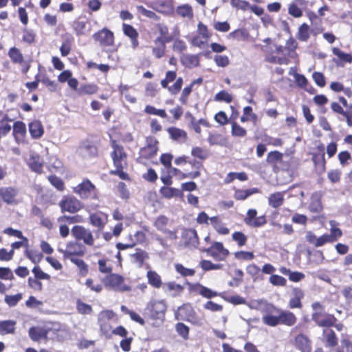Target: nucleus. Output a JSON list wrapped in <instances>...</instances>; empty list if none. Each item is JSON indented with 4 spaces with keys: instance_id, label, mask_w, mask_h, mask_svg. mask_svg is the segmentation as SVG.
<instances>
[{
    "instance_id": "1",
    "label": "nucleus",
    "mask_w": 352,
    "mask_h": 352,
    "mask_svg": "<svg viewBox=\"0 0 352 352\" xmlns=\"http://www.w3.org/2000/svg\"><path fill=\"white\" fill-rule=\"evenodd\" d=\"M153 34L156 35L154 39V47H152V54L157 59L162 58L166 51V44L172 42L175 38L180 37L181 33L178 26L175 25L171 32L168 26L164 23H157L153 28Z\"/></svg>"
},
{
    "instance_id": "2",
    "label": "nucleus",
    "mask_w": 352,
    "mask_h": 352,
    "mask_svg": "<svg viewBox=\"0 0 352 352\" xmlns=\"http://www.w3.org/2000/svg\"><path fill=\"white\" fill-rule=\"evenodd\" d=\"M110 144L112 148L110 156L116 168L114 170H110V175H116L122 180L130 181L129 175L124 171V169L128 167L127 153L124 146L120 144L116 140L111 139Z\"/></svg>"
},
{
    "instance_id": "3",
    "label": "nucleus",
    "mask_w": 352,
    "mask_h": 352,
    "mask_svg": "<svg viewBox=\"0 0 352 352\" xmlns=\"http://www.w3.org/2000/svg\"><path fill=\"white\" fill-rule=\"evenodd\" d=\"M297 47L296 41L291 37L286 41L285 46L276 45L273 53L267 55L265 60L270 63L288 65L290 63V58H298Z\"/></svg>"
},
{
    "instance_id": "4",
    "label": "nucleus",
    "mask_w": 352,
    "mask_h": 352,
    "mask_svg": "<svg viewBox=\"0 0 352 352\" xmlns=\"http://www.w3.org/2000/svg\"><path fill=\"white\" fill-rule=\"evenodd\" d=\"M263 322L270 327H275L278 324L292 326L296 322V318L290 311L281 309H270L263 315Z\"/></svg>"
},
{
    "instance_id": "5",
    "label": "nucleus",
    "mask_w": 352,
    "mask_h": 352,
    "mask_svg": "<svg viewBox=\"0 0 352 352\" xmlns=\"http://www.w3.org/2000/svg\"><path fill=\"white\" fill-rule=\"evenodd\" d=\"M175 164L177 166L186 165L184 168L182 179H194L199 177L201 175V170L204 168L201 161L198 162L195 159H190L186 155L176 157L175 159Z\"/></svg>"
},
{
    "instance_id": "6",
    "label": "nucleus",
    "mask_w": 352,
    "mask_h": 352,
    "mask_svg": "<svg viewBox=\"0 0 352 352\" xmlns=\"http://www.w3.org/2000/svg\"><path fill=\"white\" fill-rule=\"evenodd\" d=\"M331 225L330 233H325L318 238L316 237L314 232L308 231L305 236L306 241L309 243L314 245L316 248L321 247L326 243H332L337 241L342 236V231L340 228L333 226L332 221H331Z\"/></svg>"
},
{
    "instance_id": "7",
    "label": "nucleus",
    "mask_w": 352,
    "mask_h": 352,
    "mask_svg": "<svg viewBox=\"0 0 352 352\" xmlns=\"http://www.w3.org/2000/svg\"><path fill=\"white\" fill-rule=\"evenodd\" d=\"M72 191L82 200L98 201L100 199L98 189L88 178H84L80 183L73 187Z\"/></svg>"
},
{
    "instance_id": "8",
    "label": "nucleus",
    "mask_w": 352,
    "mask_h": 352,
    "mask_svg": "<svg viewBox=\"0 0 352 352\" xmlns=\"http://www.w3.org/2000/svg\"><path fill=\"white\" fill-rule=\"evenodd\" d=\"M159 151V141L154 136L149 135L146 138V144L139 151L137 162L140 164H146L148 160L154 158Z\"/></svg>"
},
{
    "instance_id": "9",
    "label": "nucleus",
    "mask_w": 352,
    "mask_h": 352,
    "mask_svg": "<svg viewBox=\"0 0 352 352\" xmlns=\"http://www.w3.org/2000/svg\"><path fill=\"white\" fill-rule=\"evenodd\" d=\"M173 221L164 214L157 216L154 222V227L162 233L164 236L170 240H176L177 239V229L176 228H170Z\"/></svg>"
},
{
    "instance_id": "10",
    "label": "nucleus",
    "mask_w": 352,
    "mask_h": 352,
    "mask_svg": "<svg viewBox=\"0 0 352 352\" xmlns=\"http://www.w3.org/2000/svg\"><path fill=\"white\" fill-rule=\"evenodd\" d=\"M104 286L116 292H129L131 288L124 283V278L116 273H110L102 278Z\"/></svg>"
},
{
    "instance_id": "11",
    "label": "nucleus",
    "mask_w": 352,
    "mask_h": 352,
    "mask_svg": "<svg viewBox=\"0 0 352 352\" xmlns=\"http://www.w3.org/2000/svg\"><path fill=\"white\" fill-rule=\"evenodd\" d=\"M184 83L182 77L177 78L176 71H168L166 72L165 78L160 82L161 86L166 89L173 95H176L182 89Z\"/></svg>"
},
{
    "instance_id": "12",
    "label": "nucleus",
    "mask_w": 352,
    "mask_h": 352,
    "mask_svg": "<svg viewBox=\"0 0 352 352\" xmlns=\"http://www.w3.org/2000/svg\"><path fill=\"white\" fill-rule=\"evenodd\" d=\"M72 236L76 241H82L84 245L92 247L95 244V239L92 232L83 226H74L71 230Z\"/></svg>"
},
{
    "instance_id": "13",
    "label": "nucleus",
    "mask_w": 352,
    "mask_h": 352,
    "mask_svg": "<svg viewBox=\"0 0 352 352\" xmlns=\"http://www.w3.org/2000/svg\"><path fill=\"white\" fill-rule=\"evenodd\" d=\"M63 213L75 214L84 208L83 203L73 195L64 196L58 203Z\"/></svg>"
},
{
    "instance_id": "14",
    "label": "nucleus",
    "mask_w": 352,
    "mask_h": 352,
    "mask_svg": "<svg viewBox=\"0 0 352 352\" xmlns=\"http://www.w3.org/2000/svg\"><path fill=\"white\" fill-rule=\"evenodd\" d=\"M58 251L63 254L64 259L69 260L78 256H84L86 248L76 241H71L66 244L65 250L59 249Z\"/></svg>"
},
{
    "instance_id": "15",
    "label": "nucleus",
    "mask_w": 352,
    "mask_h": 352,
    "mask_svg": "<svg viewBox=\"0 0 352 352\" xmlns=\"http://www.w3.org/2000/svg\"><path fill=\"white\" fill-rule=\"evenodd\" d=\"M203 252L214 258L216 261H224L230 254L229 250L225 248L222 242L213 241L210 246L203 250Z\"/></svg>"
},
{
    "instance_id": "16",
    "label": "nucleus",
    "mask_w": 352,
    "mask_h": 352,
    "mask_svg": "<svg viewBox=\"0 0 352 352\" xmlns=\"http://www.w3.org/2000/svg\"><path fill=\"white\" fill-rule=\"evenodd\" d=\"M59 223V234L62 238H66L69 234V228L68 225L79 223L83 221V218L80 214L73 216L63 214L57 219Z\"/></svg>"
},
{
    "instance_id": "17",
    "label": "nucleus",
    "mask_w": 352,
    "mask_h": 352,
    "mask_svg": "<svg viewBox=\"0 0 352 352\" xmlns=\"http://www.w3.org/2000/svg\"><path fill=\"white\" fill-rule=\"evenodd\" d=\"M92 37L94 41L99 43L102 47L115 45L114 33L107 28L98 30L93 34Z\"/></svg>"
},
{
    "instance_id": "18",
    "label": "nucleus",
    "mask_w": 352,
    "mask_h": 352,
    "mask_svg": "<svg viewBox=\"0 0 352 352\" xmlns=\"http://www.w3.org/2000/svg\"><path fill=\"white\" fill-rule=\"evenodd\" d=\"M311 160L314 167L320 174L324 173L327 168V161L325 159L324 145L320 143L315 148V151L311 153Z\"/></svg>"
},
{
    "instance_id": "19",
    "label": "nucleus",
    "mask_w": 352,
    "mask_h": 352,
    "mask_svg": "<svg viewBox=\"0 0 352 352\" xmlns=\"http://www.w3.org/2000/svg\"><path fill=\"white\" fill-rule=\"evenodd\" d=\"M8 55L14 64L19 65L21 67V72L26 74L30 68V63L24 59V56L19 49L12 47L9 49Z\"/></svg>"
},
{
    "instance_id": "20",
    "label": "nucleus",
    "mask_w": 352,
    "mask_h": 352,
    "mask_svg": "<svg viewBox=\"0 0 352 352\" xmlns=\"http://www.w3.org/2000/svg\"><path fill=\"white\" fill-rule=\"evenodd\" d=\"M257 210L256 209H249L247 211L246 216L244 218L245 223L252 228H260L267 223V218L265 215L256 217Z\"/></svg>"
},
{
    "instance_id": "21",
    "label": "nucleus",
    "mask_w": 352,
    "mask_h": 352,
    "mask_svg": "<svg viewBox=\"0 0 352 352\" xmlns=\"http://www.w3.org/2000/svg\"><path fill=\"white\" fill-rule=\"evenodd\" d=\"M175 316L178 320H184L195 324H201V318L195 311V309H176Z\"/></svg>"
},
{
    "instance_id": "22",
    "label": "nucleus",
    "mask_w": 352,
    "mask_h": 352,
    "mask_svg": "<svg viewBox=\"0 0 352 352\" xmlns=\"http://www.w3.org/2000/svg\"><path fill=\"white\" fill-rule=\"evenodd\" d=\"M312 319L319 327L327 328L333 327L337 322V319L333 315L321 311L314 313Z\"/></svg>"
},
{
    "instance_id": "23",
    "label": "nucleus",
    "mask_w": 352,
    "mask_h": 352,
    "mask_svg": "<svg viewBox=\"0 0 352 352\" xmlns=\"http://www.w3.org/2000/svg\"><path fill=\"white\" fill-rule=\"evenodd\" d=\"M12 136L14 141L18 144H23L25 142L27 129L25 124L21 120L14 122L12 126Z\"/></svg>"
},
{
    "instance_id": "24",
    "label": "nucleus",
    "mask_w": 352,
    "mask_h": 352,
    "mask_svg": "<svg viewBox=\"0 0 352 352\" xmlns=\"http://www.w3.org/2000/svg\"><path fill=\"white\" fill-rule=\"evenodd\" d=\"M182 239L186 246L197 248L199 244V238L196 230L185 229L182 233Z\"/></svg>"
},
{
    "instance_id": "25",
    "label": "nucleus",
    "mask_w": 352,
    "mask_h": 352,
    "mask_svg": "<svg viewBox=\"0 0 352 352\" xmlns=\"http://www.w3.org/2000/svg\"><path fill=\"white\" fill-rule=\"evenodd\" d=\"M90 224L102 231L108 222V214L102 212L91 213L89 217Z\"/></svg>"
},
{
    "instance_id": "26",
    "label": "nucleus",
    "mask_w": 352,
    "mask_h": 352,
    "mask_svg": "<svg viewBox=\"0 0 352 352\" xmlns=\"http://www.w3.org/2000/svg\"><path fill=\"white\" fill-rule=\"evenodd\" d=\"M294 346L301 352H311V341L303 333H300L295 337Z\"/></svg>"
},
{
    "instance_id": "27",
    "label": "nucleus",
    "mask_w": 352,
    "mask_h": 352,
    "mask_svg": "<svg viewBox=\"0 0 352 352\" xmlns=\"http://www.w3.org/2000/svg\"><path fill=\"white\" fill-rule=\"evenodd\" d=\"M18 194L16 188L8 186L0 188V198L8 204H16V197Z\"/></svg>"
},
{
    "instance_id": "28",
    "label": "nucleus",
    "mask_w": 352,
    "mask_h": 352,
    "mask_svg": "<svg viewBox=\"0 0 352 352\" xmlns=\"http://www.w3.org/2000/svg\"><path fill=\"white\" fill-rule=\"evenodd\" d=\"M98 142L91 140L86 139L83 140L80 148L89 157H95L98 153Z\"/></svg>"
},
{
    "instance_id": "29",
    "label": "nucleus",
    "mask_w": 352,
    "mask_h": 352,
    "mask_svg": "<svg viewBox=\"0 0 352 352\" xmlns=\"http://www.w3.org/2000/svg\"><path fill=\"white\" fill-rule=\"evenodd\" d=\"M49 329L42 327H32L29 329V337L34 342H40L41 340H47Z\"/></svg>"
},
{
    "instance_id": "30",
    "label": "nucleus",
    "mask_w": 352,
    "mask_h": 352,
    "mask_svg": "<svg viewBox=\"0 0 352 352\" xmlns=\"http://www.w3.org/2000/svg\"><path fill=\"white\" fill-rule=\"evenodd\" d=\"M122 28L124 34L130 38L133 48H137L139 45V33L137 30L131 25L124 23H122Z\"/></svg>"
},
{
    "instance_id": "31",
    "label": "nucleus",
    "mask_w": 352,
    "mask_h": 352,
    "mask_svg": "<svg viewBox=\"0 0 352 352\" xmlns=\"http://www.w3.org/2000/svg\"><path fill=\"white\" fill-rule=\"evenodd\" d=\"M180 61L182 65L186 68L192 69L197 67L200 64V54H182L180 57Z\"/></svg>"
},
{
    "instance_id": "32",
    "label": "nucleus",
    "mask_w": 352,
    "mask_h": 352,
    "mask_svg": "<svg viewBox=\"0 0 352 352\" xmlns=\"http://www.w3.org/2000/svg\"><path fill=\"white\" fill-rule=\"evenodd\" d=\"M331 110L338 114L342 115L346 120V124L349 126H352V104H350L348 111L344 110L342 107L336 102L331 103Z\"/></svg>"
},
{
    "instance_id": "33",
    "label": "nucleus",
    "mask_w": 352,
    "mask_h": 352,
    "mask_svg": "<svg viewBox=\"0 0 352 352\" xmlns=\"http://www.w3.org/2000/svg\"><path fill=\"white\" fill-rule=\"evenodd\" d=\"M162 289L164 293L176 297L180 296L184 292V287L176 283L175 281H169L164 283Z\"/></svg>"
},
{
    "instance_id": "34",
    "label": "nucleus",
    "mask_w": 352,
    "mask_h": 352,
    "mask_svg": "<svg viewBox=\"0 0 352 352\" xmlns=\"http://www.w3.org/2000/svg\"><path fill=\"white\" fill-rule=\"evenodd\" d=\"M28 130L31 138L35 140L41 138L44 133L43 126L38 120H34L29 122Z\"/></svg>"
},
{
    "instance_id": "35",
    "label": "nucleus",
    "mask_w": 352,
    "mask_h": 352,
    "mask_svg": "<svg viewBox=\"0 0 352 352\" xmlns=\"http://www.w3.org/2000/svg\"><path fill=\"white\" fill-rule=\"evenodd\" d=\"M170 138L176 142H184L188 139V134L184 129L170 126L166 129Z\"/></svg>"
},
{
    "instance_id": "36",
    "label": "nucleus",
    "mask_w": 352,
    "mask_h": 352,
    "mask_svg": "<svg viewBox=\"0 0 352 352\" xmlns=\"http://www.w3.org/2000/svg\"><path fill=\"white\" fill-rule=\"evenodd\" d=\"M322 195L320 192H316L312 194L311 201L308 207L310 212L319 213L322 210Z\"/></svg>"
},
{
    "instance_id": "37",
    "label": "nucleus",
    "mask_w": 352,
    "mask_h": 352,
    "mask_svg": "<svg viewBox=\"0 0 352 352\" xmlns=\"http://www.w3.org/2000/svg\"><path fill=\"white\" fill-rule=\"evenodd\" d=\"M62 38L63 43L60 47V52L62 56H67L72 50L74 38L70 33L67 32L62 36Z\"/></svg>"
},
{
    "instance_id": "38",
    "label": "nucleus",
    "mask_w": 352,
    "mask_h": 352,
    "mask_svg": "<svg viewBox=\"0 0 352 352\" xmlns=\"http://www.w3.org/2000/svg\"><path fill=\"white\" fill-rule=\"evenodd\" d=\"M0 139L7 136L12 130L10 122L12 120L8 114L0 113Z\"/></svg>"
},
{
    "instance_id": "39",
    "label": "nucleus",
    "mask_w": 352,
    "mask_h": 352,
    "mask_svg": "<svg viewBox=\"0 0 352 352\" xmlns=\"http://www.w3.org/2000/svg\"><path fill=\"white\" fill-rule=\"evenodd\" d=\"M210 221L213 228L219 234L227 235L230 233V229L226 226L219 216L210 217Z\"/></svg>"
},
{
    "instance_id": "40",
    "label": "nucleus",
    "mask_w": 352,
    "mask_h": 352,
    "mask_svg": "<svg viewBox=\"0 0 352 352\" xmlns=\"http://www.w3.org/2000/svg\"><path fill=\"white\" fill-rule=\"evenodd\" d=\"M304 292L300 288H294L292 290V296L289 300L290 308H301V300L304 298Z\"/></svg>"
},
{
    "instance_id": "41",
    "label": "nucleus",
    "mask_w": 352,
    "mask_h": 352,
    "mask_svg": "<svg viewBox=\"0 0 352 352\" xmlns=\"http://www.w3.org/2000/svg\"><path fill=\"white\" fill-rule=\"evenodd\" d=\"M85 285L91 292L96 294L101 293L104 287L102 282V278L100 280L88 278L85 282Z\"/></svg>"
},
{
    "instance_id": "42",
    "label": "nucleus",
    "mask_w": 352,
    "mask_h": 352,
    "mask_svg": "<svg viewBox=\"0 0 352 352\" xmlns=\"http://www.w3.org/2000/svg\"><path fill=\"white\" fill-rule=\"evenodd\" d=\"M164 309H149V314L144 315L145 320L147 321H153V324L162 322L164 320Z\"/></svg>"
},
{
    "instance_id": "43",
    "label": "nucleus",
    "mask_w": 352,
    "mask_h": 352,
    "mask_svg": "<svg viewBox=\"0 0 352 352\" xmlns=\"http://www.w3.org/2000/svg\"><path fill=\"white\" fill-rule=\"evenodd\" d=\"M160 193L162 197L166 199H171L173 197H182L183 192L178 188L168 186H162L160 189Z\"/></svg>"
},
{
    "instance_id": "44",
    "label": "nucleus",
    "mask_w": 352,
    "mask_h": 352,
    "mask_svg": "<svg viewBox=\"0 0 352 352\" xmlns=\"http://www.w3.org/2000/svg\"><path fill=\"white\" fill-rule=\"evenodd\" d=\"M330 352H352V338L345 335L341 338L340 345Z\"/></svg>"
},
{
    "instance_id": "45",
    "label": "nucleus",
    "mask_w": 352,
    "mask_h": 352,
    "mask_svg": "<svg viewBox=\"0 0 352 352\" xmlns=\"http://www.w3.org/2000/svg\"><path fill=\"white\" fill-rule=\"evenodd\" d=\"M146 278L148 283L152 287L159 289L163 287L164 283H162V278L155 271L148 270L146 272Z\"/></svg>"
},
{
    "instance_id": "46",
    "label": "nucleus",
    "mask_w": 352,
    "mask_h": 352,
    "mask_svg": "<svg viewBox=\"0 0 352 352\" xmlns=\"http://www.w3.org/2000/svg\"><path fill=\"white\" fill-rule=\"evenodd\" d=\"M322 336L326 341V346L336 347L338 343V339L336 333L331 329H325L322 331Z\"/></svg>"
},
{
    "instance_id": "47",
    "label": "nucleus",
    "mask_w": 352,
    "mask_h": 352,
    "mask_svg": "<svg viewBox=\"0 0 352 352\" xmlns=\"http://www.w3.org/2000/svg\"><path fill=\"white\" fill-rule=\"evenodd\" d=\"M283 202L284 195L283 192H276L270 194L268 197V204L274 208H279L283 205Z\"/></svg>"
},
{
    "instance_id": "48",
    "label": "nucleus",
    "mask_w": 352,
    "mask_h": 352,
    "mask_svg": "<svg viewBox=\"0 0 352 352\" xmlns=\"http://www.w3.org/2000/svg\"><path fill=\"white\" fill-rule=\"evenodd\" d=\"M190 154L197 161H201L203 164L204 162L209 157V152L208 150L200 146L192 147Z\"/></svg>"
},
{
    "instance_id": "49",
    "label": "nucleus",
    "mask_w": 352,
    "mask_h": 352,
    "mask_svg": "<svg viewBox=\"0 0 352 352\" xmlns=\"http://www.w3.org/2000/svg\"><path fill=\"white\" fill-rule=\"evenodd\" d=\"M83 256H78L69 259V261L76 265L78 270L79 274L81 276H85L89 273V265L82 259Z\"/></svg>"
},
{
    "instance_id": "50",
    "label": "nucleus",
    "mask_w": 352,
    "mask_h": 352,
    "mask_svg": "<svg viewBox=\"0 0 352 352\" xmlns=\"http://www.w3.org/2000/svg\"><path fill=\"white\" fill-rule=\"evenodd\" d=\"M229 38L238 41H246L250 38V34L245 28H239L231 32Z\"/></svg>"
},
{
    "instance_id": "51",
    "label": "nucleus",
    "mask_w": 352,
    "mask_h": 352,
    "mask_svg": "<svg viewBox=\"0 0 352 352\" xmlns=\"http://www.w3.org/2000/svg\"><path fill=\"white\" fill-rule=\"evenodd\" d=\"M16 322L14 320H1L0 321V334L6 335L14 333Z\"/></svg>"
},
{
    "instance_id": "52",
    "label": "nucleus",
    "mask_w": 352,
    "mask_h": 352,
    "mask_svg": "<svg viewBox=\"0 0 352 352\" xmlns=\"http://www.w3.org/2000/svg\"><path fill=\"white\" fill-rule=\"evenodd\" d=\"M28 166L32 171L36 173L40 174L43 172V163L38 155L31 156L29 159Z\"/></svg>"
},
{
    "instance_id": "53",
    "label": "nucleus",
    "mask_w": 352,
    "mask_h": 352,
    "mask_svg": "<svg viewBox=\"0 0 352 352\" xmlns=\"http://www.w3.org/2000/svg\"><path fill=\"white\" fill-rule=\"evenodd\" d=\"M258 189L256 188H250L247 190L236 189L234 193V197L236 200L243 201L253 194L258 192Z\"/></svg>"
},
{
    "instance_id": "54",
    "label": "nucleus",
    "mask_w": 352,
    "mask_h": 352,
    "mask_svg": "<svg viewBox=\"0 0 352 352\" xmlns=\"http://www.w3.org/2000/svg\"><path fill=\"white\" fill-rule=\"evenodd\" d=\"M98 91V87L94 83H85L80 85L78 89L79 96L94 95Z\"/></svg>"
},
{
    "instance_id": "55",
    "label": "nucleus",
    "mask_w": 352,
    "mask_h": 352,
    "mask_svg": "<svg viewBox=\"0 0 352 352\" xmlns=\"http://www.w3.org/2000/svg\"><path fill=\"white\" fill-rule=\"evenodd\" d=\"M87 21L79 17L73 22V29L76 36L85 35L86 33Z\"/></svg>"
},
{
    "instance_id": "56",
    "label": "nucleus",
    "mask_w": 352,
    "mask_h": 352,
    "mask_svg": "<svg viewBox=\"0 0 352 352\" xmlns=\"http://www.w3.org/2000/svg\"><path fill=\"white\" fill-rule=\"evenodd\" d=\"M187 285L189 286L190 289H194L195 288L199 289V294L204 297L211 298L217 295V293L210 289L200 284L193 285L190 283L187 282Z\"/></svg>"
},
{
    "instance_id": "57",
    "label": "nucleus",
    "mask_w": 352,
    "mask_h": 352,
    "mask_svg": "<svg viewBox=\"0 0 352 352\" xmlns=\"http://www.w3.org/2000/svg\"><path fill=\"white\" fill-rule=\"evenodd\" d=\"M176 14L182 18L191 19L193 17V10L189 4H184L177 7Z\"/></svg>"
},
{
    "instance_id": "58",
    "label": "nucleus",
    "mask_w": 352,
    "mask_h": 352,
    "mask_svg": "<svg viewBox=\"0 0 352 352\" xmlns=\"http://www.w3.org/2000/svg\"><path fill=\"white\" fill-rule=\"evenodd\" d=\"M283 155L278 151H271L267 154L266 162L273 167H276L278 164L283 161Z\"/></svg>"
},
{
    "instance_id": "59",
    "label": "nucleus",
    "mask_w": 352,
    "mask_h": 352,
    "mask_svg": "<svg viewBox=\"0 0 352 352\" xmlns=\"http://www.w3.org/2000/svg\"><path fill=\"white\" fill-rule=\"evenodd\" d=\"M201 125L208 128L211 126V124L206 119L201 118L199 120H197L195 118H192L190 121V127L198 135H201Z\"/></svg>"
},
{
    "instance_id": "60",
    "label": "nucleus",
    "mask_w": 352,
    "mask_h": 352,
    "mask_svg": "<svg viewBox=\"0 0 352 352\" xmlns=\"http://www.w3.org/2000/svg\"><path fill=\"white\" fill-rule=\"evenodd\" d=\"M296 37L300 41L306 42L309 40L310 37V28L307 23H304L299 26Z\"/></svg>"
},
{
    "instance_id": "61",
    "label": "nucleus",
    "mask_w": 352,
    "mask_h": 352,
    "mask_svg": "<svg viewBox=\"0 0 352 352\" xmlns=\"http://www.w3.org/2000/svg\"><path fill=\"white\" fill-rule=\"evenodd\" d=\"M25 255L30 259L33 263H38L43 258L42 252L38 250L27 248L25 250Z\"/></svg>"
},
{
    "instance_id": "62",
    "label": "nucleus",
    "mask_w": 352,
    "mask_h": 352,
    "mask_svg": "<svg viewBox=\"0 0 352 352\" xmlns=\"http://www.w3.org/2000/svg\"><path fill=\"white\" fill-rule=\"evenodd\" d=\"M246 272L254 281L257 280H262L263 278L261 269L254 263L248 265L246 267Z\"/></svg>"
},
{
    "instance_id": "63",
    "label": "nucleus",
    "mask_w": 352,
    "mask_h": 352,
    "mask_svg": "<svg viewBox=\"0 0 352 352\" xmlns=\"http://www.w3.org/2000/svg\"><path fill=\"white\" fill-rule=\"evenodd\" d=\"M294 78H295V80H296L297 85L300 87L302 88L303 89H305V91H307V92H309L310 94L314 93L315 90L311 86H310V89L307 88L309 82H308V80L307 79V78L304 75L296 74L294 75Z\"/></svg>"
},
{
    "instance_id": "64",
    "label": "nucleus",
    "mask_w": 352,
    "mask_h": 352,
    "mask_svg": "<svg viewBox=\"0 0 352 352\" xmlns=\"http://www.w3.org/2000/svg\"><path fill=\"white\" fill-rule=\"evenodd\" d=\"M338 160L340 166L345 167L352 162V155L348 151H342L338 154Z\"/></svg>"
}]
</instances>
